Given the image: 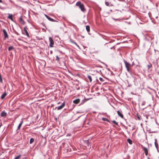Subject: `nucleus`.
I'll return each mask as SVG.
<instances>
[{"mask_svg":"<svg viewBox=\"0 0 159 159\" xmlns=\"http://www.w3.org/2000/svg\"><path fill=\"white\" fill-rule=\"evenodd\" d=\"M88 79L89 80L90 82H91L92 81V79L90 75H89L88 76Z\"/></svg>","mask_w":159,"mask_h":159,"instance_id":"nucleus-23","label":"nucleus"},{"mask_svg":"<svg viewBox=\"0 0 159 159\" xmlns=\"http://www.w3.org/2000/svg\"><path fill=\"white\" fill-rule=\"evenodd\" d=\"M7 115V113L5 112L4 111H3L2 112L1 116L2 117H5Z\"/></svg>","mask_w":159,"mask_h":159,"instance_id":"nucleus-9","label":"nucleus"},{"mask_svg":"<svg viewBox=\"0 0 159 159\" xmlns=\"http://www.w3.org/2000/svg\"><path fill=\"white\" fill-rule=\"evenodd\" d=\"M19 20H20V22L21 23H22V24H23L24 22V20H22V18L21 17H20V18Z\"/></svg>","mask_w":159,"mask_h":159,"instance_id":"nucleus-21","label":"nucleus"},{"mask_svg":"<svg viewBox=\"0 0 159 159\" xmlns=\"http://www.w3.org/2000/svg\"><path fill=\"white\" fill-rule=\"evenodd\" d=\"M80 100L79 99H77L74 100L73 101V102L75 104H77L80 102Z\"/></svg>","mask_w":159,"mask_h":159,"instance_id":"nucleus-11","label":"nucleus"},{"mask_svg":"<svg viewBox=\"0 0 159 159\" xmlns=\"http://www.w3.org/2000/svg\"><path fill=\"white\" fill-rule=\"evenodd\" d=\"M49 40L50 41L49 46L50 47H52L54 44L53 40L51 37H49Z\"/></svg>","mask_w":159,"mask_h":159,"instance_id":"nucleus-2","label":"nucleus"},{"mask_svg":"<svg viewBox=\"0 0 159 159\" xmlns=\"http://www.w3.org/2000/svg\"><path fill=\"white\" fill-rule=\"evenodd\" d=\"M86 29L88 32H89L90 31V27L89 25H87L86 27Z\"/></svg>","mask_w":159,"mask_h":159,"instance_id":"nucleus-16","label":"nucleus"},{"mask_svg":"<svg viewBox=\"0 0 159 159\" xmlns=\"http://www.w3.org/2000/svg\"><path fill=\"white\" fill-rule=\"evenodd\" d=\"M58 104H60V102H58Z\"/></svg>","mask_w":159,"mask_h":159,"instance_id":"nucleus-35","label":"nucleus"},{"mask_svg":"<svg viewBox=\"0 0 159 159\" xmlns=\"http://www.w3.org/2000/svg\"><path fill=\"white\" fill-rule=\"evenodd\" d=\"M2 31H3V32L4 35V38H8V35L7 34V32L6 31V30L5 29H3V30Z\"/></svg>","mask_w":159,"mask_h":159,"instance_id":"nucleus-4","label":"nucleus"},{"mask_svg":"<svg viewBox=\"0 0 159 159\" xmlns=\"http://www.w3.org/2000/svg\"><path fill=\"white\" fill-rule=\"evenodd\" d=\"M79 7L82 11H85V8L83 4H82L80 5Z\"/></svg>","mask_w":159,"mask_h":159,"instance_id":"nucleus-5","label":"nucleus"},{"mask_svg":"<svg viewBox=\"0 0 159 159\" xmlns=\"http://www.w3.org/2000/svg\"><path fill=\"white\" fill-rule=\"evenodd\" d=\"M143 150L145 152V154L146 156H147L148 154V149L147 148L145 147H143Z\"/></svg>","mask_w":159,"mask_h":159,"instance_id":"nucleus-8","label":"nucleus"},{"mask_svg":"<svg viewBox=\"0 0 159 159\" xmlns=\"http://www.w3.org/2000/svg\"><path fill=\"white\" fill-rule=\"evenodd\" d=\"M124 62L127 71L129 73H131V71L130 70V68L133 65H131L130 63L125 60L124 61Z\"/></svg>","mask_w":159,"mask_h":159,"instance_id":"nucleus-1","label":"nucleus"},{"mask_svg":"<svg viewBox=\"0 0 159 159\" xmlns=\"http://www.w3.org/2000/svg\"><path fill=\"white\" fill-rule=\"evenodd\" d=\"M21 156V155H19L17 156L16 157H15V158L14 159H19L20 158Z\"/></svg>","mask_w":159,"mask_h":159,"instance_id":"nucleus-24","label":"nucleus"},{"mask_svg":"<svg viewBox=\"0 0 159 159\" xmlns=\"http://www.w3.org/2000/svg\"><path fill=\"white\" fill-rule=\"evenodd\" d=\"M102 120L104 121H109V120L106 118H102Z\"/></svg>","mask_w":159,"mask_h":159,"instance_id":"nucleus-27","label":"nucleus"},{"mask_svg":"<svg viewBox=\"0 0 159 159\" xmlns=\"http://www.w3.org/2000/svg\"><path fill=\"white\" fill-rule=\"evenodd\" d=\"M112 47H111V49H112Z\"/></svg>","mask_w":159,"mask_h":159,"instance_id":"nucleus-36","label":"nucleus"},{"mask_svg":"<svg viewBox=\"0 0 159 159\" xmlns=\"http://www.w3.org/2000/svg\"><path fill=\"white\" fill-rule=\"evenodd\" d=\"M127 142L129 143V144H132V142L130 139H128L127 140Z\"/></svg>","mask_w":159,"mask_h":159,"instance_id":"nucleus-20","label":"nucleus"},{"mask_svg":"<svg viewBox=\"0 0 159 159\" xmlns=\"http://www.w3.org/2000/svg\"><path fill=\"white\" fill-rule=\"evenodd\" d=\"M47 19L50 21H51L52 22H55L56 21L55 20L52 18H51L49 16H48V17Z\"/></svg>","mask_w":159,"mask_h":159,"instance_id":"nucleus-15","label":"nucleus"},{"mask_svg":"<svg viewBox=\"0 0 159 159\" xmlns=\"http://www.w3.org/2000/svg\"><path fill=\"white\" fill-rule=\"evenodd\" d=\"M82 4L81 3V2H78L76 4V5L77 6H79L80 7V5H81Z\"/></svg>","mask_w":159,"mask_h":159,"instance_id":"nucleus-22","label":"nucleus"},{"mask_svg":"<svg viewBox=\"0 0 159 159\" xmlns=\"http://www.w3.org/2000/svg\"><path fill=\"white\" fill-rule=\"evenodd\" d=\"M137 118L139 120H141V117L138 116Z\"/></svg>","mask_w":159,"mask_h":159,"instance_id":"nucleus-31","label":"nucleus"},{"mask_svg":"<svg viewBox=\"0 0 159 159\" xmlns=\"http://www.w3.org/2000/svg\"><path fill=\"white\" fill-rule=\"evenodd\" d=\"M155 145L156 147V148L158 149V144L157 142V139H155Z\"/></svg>","mask_w":159,"mask_h":159,"instance_id":"nucleus-10","label":"nucleus"},{"mask_svg":"<svg viewBox=\"0 0 159 159\" xmlns=\"http://www.w3.org/2000/svg\"><path fill=\"white\" fill-rule=\"evenodd\" d=\"M113 122L114 123V124H116V125H117V123L116 122V121L115 120H113Z\"/></svg>","mask_w":159,"mask_h":159,"instance_id":"nucleus-32","label":"nucleus"},{"mask_svg":"<svg viewBox=\"0 0 159 159\" xmlns=\"http://www.w3.org/2000/svg\"><path fill=\"white\" fill-rule=\"evenodd\" d=\"M12 17H13V15L12 14H9V16H8V18H9V19H10L12 21H13V19Z\"/></svg>","mask_w":159,"mask_h":159,"instance_id":"nucleus-14","label":"nucleus"},{"mask_svg":"<svg viewBox=\"0 0 159 159\" xmlns=\"http://www.w3.org/2000/svg\"><path fill=\"white\" fill-rule=\"evenodd\" d=\"M34 139L33 138H31L30 140V144H32L34 142Z\"/></svg>","mask_w":159,"mask_h":159,"instance_id":"nucleus-19","label":"nucleus"},{"mask_svg":"<svg viewBox=\"0 0 159 159\" xmlns=\"http://www.w3.org/2000/svg\"><path fill=\"white\" fill-rule=\"evenodd\" d=\"M70 42H71V43H74V44H75L76 46H77L78 48L79 49H80V47L76 43L74 42L72 40H70Z\"/></svg>","mask_w":159,"mask_h":159,"instance_id":"nucleus-12","label":"nucleus"},{"mask_svg":"<svg viewBox=\"0 0 159 159\" xmlns=\"http://www.w3.org/2000/svg\"><path fill=\"white\" fill-rule=\"evenodd\" d=\"M65 106V102H63L62 104L60 106L58 107H56L55 109L57 108V110H60L62 109Z\"/></svg>","mask_w":159,"mask_h":159,"instance_id":"nucleus-3","label":"nucleus"},{"mask_svg":"<svg viewBox=\"0 0 159 159\" xmlns=\"http://www.w3.org/2000/svg\"><path fill=\"white\" fill-rule=\"evenodd\" d=\"M7 94L6 93H3L1 96V98L2 99H4L5 96H6Z\"/></svg>","mask_w":159,"mask_h":159,"instance_id":"nucleus-18","label":"nucleus"},{"mask_svg":"<svg viewBox=\"0 0 159 159\" xmlns=\"http://www.w3.org/2000/svg\"><path fill=\"white\" fill-rule=\"evenodd\" d=\"M23 121H21L20 122V123L19 124L18 127V128H17V129H20V128L21 126V125L22 124H23Z\"/></svg>","mask_w":159,"mask_h":159,"instance_id":"nucleus-17","label":"nucleus"},{"mask_svg":"<svg viewBox=\"0 0 159 159\" xmlns=\"http://www.w3.org/2000/svg\"><path fill=\"white\" fill-rule=\"evenodd\" d=\"M45 15V17H46L47 18H48V15H46V14H45V15Z\"/></svg>","mask_w":159,"mask_h":159,"instance_id":"nucleus-33","label":"nucleus"},{"mask_svg":"<svg viewBox=\"0 0 159 159\" xmlns=\"http://www.w3.org/2000/svg\"><path fill=\"white\" fill-rule=\"evenodd\" d=\"M13 49V47L12 46H11L8 48V50L9 51H10L11 50H12Z\"/></svg>","mask_w":159,"mask_h":159,"instance_id":"nucleus-25","label":"nucleus"},{"mask_svg":"<svg viewBox=\"0 0 159 159\" xmlns=\"http://www.w3.org/2000/svg\"><path fill=\"white\" fill-rule=\"evenodd\" d=\"M99 79L102 82H103L104 81L103 79L101 77H100Z\"/></svg>","mask_w":159,"mask_h":159,"instance_id":"nucleus-29","label":"nucleus"},{"mask_svg":"<svg viewBox=\"0 0 159 159\" xmlns=\"http://www.w3.org/2000/svg\"><path fill=\"white\" fill-rule=\"evenodd\" d=\"M24 30L25 32V34L26 35L27 37H29V34L27 31V28L26 27L24 28Z\"/></svg>","mask_w":159,"mask_h":159,"instance_id":"nucleus-7","label":"nucleus"},{"mask_svg":"<svg viewBox=\"0 0 159 159\" xmlns=\"http://www.w3.org/2000/svg\"><path fill=\"white\" fill-rule=\"evenodd\" d=\"M2 0H0V3H2Z\"/></svg>","mask_w":159,"mask_h":159,"instance_id":"nucleus-34","label":"nucleus"},{"mask_svg":"<svg viewBox=\"0 0 159 159\" xmlns=\"http://www.w3.org/2000/svg\"><path fill=\"white\" fill-rule=\"evenodd\" d=\"M84 142L86 145L88 146H89V140H86L84 141Z\"/></svg>","mask_w":159,"mask_h":159,"instance_id":"nucleus-13","label":"nucleus"},{"mask_svg":"<svg viewBox=\"0 0 159 159\" xmlns=\"http://www.w3.org/2000/svg\"><path fill=\"white\" fill-rule=\"evenodd\" d=\"M105 4L107 6H109L110 4L108 2H105Z\"/></svg>","mask_w":159,"mask_h":159,"instance_id":"nucleus-30","label":"nucleus"},{"mask_svg":"<svg viewBox=\"0 0 159 159\" xmlns=\"http://www.w3.org/2000/svg\"><path fill=\"white\" fill-rule=\"evenodd\" d=\"M117 113L119 116H120L121 118H123V116L121 113V111H117Z\"/></svg>","mask_w":159,"mask_h":159,"instance_id":"nucleus-6","label":"nucleus"},{"mask_svg":"<svg viewBox=\"0 0 159 159\" xmlns=\"http://www.w3.org/2000/svg\"><path fill=\"white\" fill-rule=\"evenodd\" d=\"M147 66L148 68V69H149L150 68H151L152 67V65L150 63V64H149Z\"/></svg>","mask_w":159,"mask_h":159,"instance_id":"nucleus-26","label":"nucleus"},{"mask_svg":"<svg viewBox=\"0 0 159 159\" xmlns=\"http://www.w3.org/2000/svg\"><path fill=\"white\" fill-rule=\"evenodd\" d=\"M59 57L58 56H56V60H57V61H59Z\"/></svg>","mask_w":159,"mask_h":159,"instance_id":"nucleus-28","label":"nucleus"}]
</instances>
